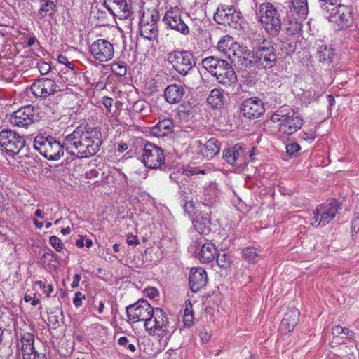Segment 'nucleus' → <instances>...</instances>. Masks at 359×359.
I'll use <instances>...</instances> for the list:
<instances>
[{
	"mask_svg": "<svg viewBox=\"0 0 359 359\" xmlns=\"http://www.w3.org/2000/svg\"><path fill=\"white\" fill-rule=\"evenodd\" d=\"M168 61L176 72L182 76V82L185 86L194 85L191 79L198 78L197 72H194L196 62L193 54L187 50H173L168 54Z\"/></svg>",
	"mask_w": 359,
	"mask_h": 359,
	"instance_id": "f257e3e1",
	"label": "nucleus"
},
{
	"mask_svg": "<svg viewBox=\"0 0 359 359\" xmlns=\"http://www.w3.org/2000/svg\"><path fill=\"white\" fill-rule=\"evenodd\" d=\"M203 67L214 77L217 81L226 87H231L237 82V76L232 66L225 60L213 56L202 60Z\"/></svg>",
	"mask_w": 359,
	"mask_h": 359,
	"instance_id": "f03ea898",
	"label": "nucleus"
},
{
	"mask_svg": "<svg viewBox=\"0 0 359 359\" xmlns=\"http://www.w3.org/2000/svg\"><path fill=\"white\" fill-rule=\"evenodd\" d=\"M283 10L271 2L259 5L257 15L264 29L271 36H276L282 29Z\"/></svg>",
	"mask_w": 359,
	"mask_h": 359,
	"instance_id": "7ed1b4c3",
	"label": "nucleus"
},
{
	"mask_svg": "<svg viewBox=\"0 0 359 359\" xmlns=\"http://www.w3.org/2000/svg\"><path fill=\"white\" fill-rule=\"evenodd\" d=\"M273 123H278L279 132L283 137L290 136L298 131L304 124L302 116L296 115L294 109L288 107L278 109L271 116Z\"/></svg>",
	"mask_w": 359,
	"mask_h": 359,
	"instance_id": "20e7f679",
	"label": "nucleus"
},
{
	"mask_svg": "<svg viewBox=\"0 0 359 359\" xmlns=\"http://www.w3.org/2000/svg\"><path fill=\"white\" fill-rule=\"evenodd\" d=\"M253 44L258 59V68L266 69L274 67L278 55L272 40L259 34Z\"/></svg>",
	"mask_w": 359,
	"mask_h": 359,
	"instance_id": "39448f33",
	"label": "nucleus"
},
{
	"mask_svg": "<svg viewBox=\"0 0 359 359\" xmlns=\"http://www.w3.org/2000/svg\"><path fill=\"white\" fill-rule=\"evenodd\" d=\"M33 146L49 161L58 160L64 154V146L51 135H38L34 140Z\"/></svg>",
	"mask_w": 359,
	"mask_h": 359,
	"instance_id": "423d86ee",
	"label": "nucleus"
},
{
	"mask_svg": "<svg viewBox=\"0 0 359 359\" xmlns=\"http://www.w3.org/2000/svg\"><path fill=\"white\" fill-rule=\"evenodd\" d=\"M145 330L149 335H156L161 338H169L174 332L168 318L160 308H155L150 319L144 325Z\"/></svg>",
	"mask_w": 359,
	"mask_h": 359,
	"instance_id": "0eeeda50",
	"label": "nucleus"
},
{
	"mask_svg": "<svg viewBox=\"0 0 359 359\" xmlns=\"http://www.w3.org/2000/svg\"><path fill=\"white\" fill-rule=\"evenodd\" d=\"M159 19V13L156 9L152 8L144 11L139 22L140 36L149 41L156 39L158 35L157 23Z\"/></svg>",
	"mask_w": 359,
	"mask_h": 359,
	"instance_id": "6e6552de",
	"label": "nucleus"
},
{
	"mask_svg": "<svg viewBox=\"0 0 359 359\" xmlns=\"http://www.w3.org/2000/svg\"><path fill=\"white\" fill-rule=\"evenodd\" d=\"M215 21L219 25H229L234 29L242 28L243 16L233 5L219 4L214 14Z\"/></svg>",
	"mask_w": 359,
	"mask_h": 359,
	"instance_id": "1a4fd4ad",
	"label": "nucleus"
},
{
	"mask_svg": "<svg viewBox=\"0 0 359 359\" xmlns=\"http://www.w3.org/2000/svg\"><path fill=\"white\" fill-rule=\"evenodd\" d=\"M24 136L12 129H4L0 132V147L9 156L18 154L25 146Z\"/></svg>",
	"mask_w": 359,
	"mask_h": 359,
	"instance_id": "9d476101",
	"label": "nucleus"
},
{
	"mask_svg": "<svg viewBox=\"0 0 359 359\" xmlns=\"http://www.w3.org/2000/svg\"><path fill=\"white\" fill-rule=\"evenodd\" d=\"M341 208L340 204L336 200L328 201L318 206L313 211L311 225L314 227L325 226L334 219Z\"/></svg>",
	"mask_w": 359,
	"mask_h": 359,
	"instance_id": "9b49d317",
	"label": "nucleus"
},
{
	"mask_svg": "<svg viewBox=\"0 0 359 359\" xmlns=\"http://www.w3.org/2000/svg\"><path fill=\"white\" fill-rule=\"evenodd\" d=\"M155 311L151 304L145 299H139L137 302L130 304L126 308L128 321L134 323L138 321H144L146 323Z\"/></svg>",
	"mask_w": 359,
	"mask_h": 359,
	"instance_id": "f8f14e48",
	"label": "nucleus"
},
{
	"mask_svg": "<svg viewBox=\"0 0 359 359\" xmlns=\"http://www.w3.org/2000/svg\"><path fill=\"white\" fill-rule=\"evenodd\" d=\"M165 157L159 147L147 142L142 149V161L151 169H161L165 164Z\"/></svg>",
	"mask_w": 359,
	"mask_h": 359,
	"instance_id": "ddd939ff",
	"label": "nucleus"
},
{
	"mask_svg": "<svg viewBox=\"0 0 359 359\" xmlns=\"http://www.w3.org/2000/svg\"><path fill=\"white\" fill-rule=\"evenodd\" d=\"M30 90L36 98L46 99L61 90L56 81L42 77L36 79L30 86Z\"/></svg>",
	"mask_w": 359,
	"mask_h": 359,
	"instance_id": "4468645a",
	"label": "nucleus"
},
{
	"mask_svg": "<svg viewBox=\"0 0 359 359\" xmlns=\"http://www.w3.org/2000/svg\"><path fill=\"white\" fill-rule=\"evenodd\" d=\"M167 28L175 30L183 35L190 33L188 25L182 18V14L178 7H170L167 10L162 19Z\"/></svg>",
	"mask_w": 359,
	"mask_h": 359,
	"instance_id": "2eb2a0df",
	"label": "nucleus"
},
{
	"mask_svg": "<svg viewBox=\"0 0 359 359\" xmlns=\"http://www.w3.org/2000/svg\"><path fill=\"white\" fill-rule=\"evenodd\" d=\"M36 108L31 105L23 106L13 111L9 117L10 123L19 128H27L36 119Z\"/></svg>",
	"mask_w": 359,
	"mask_h": 359,
	"instance_id": "dca6fc26",
	"label": "nucleus"
},
{
	"mask_svg": "<svg viewBox=\"0 0 359 359\" xmlns=\"http://www.w3.org/2000/svg\"><path fill=\"white\" fill-rule=\"evenodd\" d=\"M323 15L330 22L337 23L341 27L348 26L353 18V8L351 6L339 4L328 9V12H324Z\"/></svg>",
	"mask_w": 359,
	"mask_h": 359,
	"instance_id": "f3484780",
	"label": "nucleus"
},
{
	"mask_svg": "<svg viewBox=\"0 0 359 359\" xmlns=\"http://www.w3.org/2000/svg\"><path fill=\"white\" fill-rule=\"evenodd\" d=\"M89 50L93 58L100 62L109 61L114 55V45L104 39H99L93 41Z\"/></svg>",
	"mask_w": 359,
	"mask_h": 359,
	"instance_id": "a211bd4d",
	"label": "nucleus"
},
{
	"mask_svg": "<svg viewBox=\"0 0 359 359\" xmlns=\"http://www.w3.org/2000/svg\"><path fill=\"white\" fill-rule=\"evenodd\" d=\"M89 128L77 127L74 131L65 138L64 144L67 149H74L81 158V152L84 149V143L88 137Z\"/></svg>",
	"mask_w": 359,
	"mask_h": 359,
	"instance_id": "6ab92c4d",
	"label": "nucleus"
},
{
	"mask_svg": "<svg viewBox=\"0 0 359 359\" xmlns=\"http://www.w3.org/2000/svg\"><path fill=\"white\" fill-rule=\"evenodd\" d=\"M130 0H103L108 11L119 19H128L133 14Z\"/></svg>",
	"mask_w": 359,
	"mask_h": 359,
	"instance_id": "aec40b11",
	"label": "nucleus"
},
{
	"mask_svg": "<svg viewBox=\"0 0 359 359\" xmlns=\"http://www.w3.org/2000/svg\"><path fill=\"white\" fill-rule=\"evenodd\" d=\"M102 143L100 131L95 128H89L88 137L84 143V149L81 152V158H88L97 154Z\"/></svg>",
	"mask_w": 359,
	"mask_h": 359,
	"instance_id": "412c9836",
	"label": "nucleus"
},
{
	"mask_svg": "<svg viewBox=\"0 0 359 359\" xmlns=\"http://www.w3.org/2000/svg\"><path fill=\"white\" fill-rule=\"evenodd\" d=\"M241 111L243 116L249 119L257 118L264 113V104L259 97L248 98L242 103Z\"/></svg>",
	"mask_w": 359,
	"mask_h": 359,
	"instance_id": "4be33fe9",
	"label": "nucleus"
},
{
	"mask_svg": "<svg viewBox=\"0 0 359 359\" xmlns=\"http://www.w3.org/2000/svg\"><path fill=\"white\" fill-rule=\"evenodd\" d=\"M233 51L241 68H251L254 66L258 67V59H257L255 50L252 51L245 46H238V48Z\"/></svg>",
	"mask_w": 359,
	"mask_h": 359,
	"instance_id": "5701e85b",
	"label": "nucleus"
},
{
	"mask_svg": "<svg viewBox=\"0 0 359 359\" xmlns=\"http://www.w3.org/2000/svg\"><path fill=\"white\" fill-rule=\"evenodd\" d=\"M208 282V276L205 271L201 268H192L189 272V283L191 290L196 292L205 287Z\"/></svg>",
	"mask_w": 359,
	"mask_h": 359,
	"instance_id": "b1692460",
	"label": "nucleus"
},
{
	"mask_svg": "<svg viewBox=\"0 0 359 359\" xmlns=\"http://www.w3.org/2000/svg\"><path fill=\"white\" fill-rule=\"evenodd\" d=\"M299 311L295 308L285 313L281 320L279 332L282 334H287L292 332L299 322Z\"/></svg>",
	"mask_w": 359,
	"mask_h": 359,
	"instance_id": "393cba45",
	"label": "nucleus"
},
{
	"mask_svg": "<svg viewBox=\"0 0 359 359\" xmlns=\"http://www.w3.org/2000/svg\"><path fill=\"white\" fill-rule=\"evenodd\" d=\"M185 94L184 87L180 84H170L164 90V97L170 104L180 103Z\"/></svg>",
	"mask_w": 359,
	"mask_h": 359,
	"instance_id": "a878e982",
	"label": "nucleus"
},
{
	"mask_svg": "<svg viewBox=\"0 0 359 359\" xmlns=\"http://www.w3.org/2000/svg\"><path fill=\"white\" fill-rule=\"evenodd\" d=\"M195 229L200 234H208L210 231V217L209 213L200 212L192 219Z\"/></svg>",
	"mask_w": 359,
	"mask_h": 359,
	"instance_id": "bb28decb",
	"label": "nucleus"
},
{
	"mask_svg": "<svg viewBox=\"0 0 359 359\" xmlns=\"http://www.w3.org/2000/svg\"><path fill=\"white\" fill-rule=\"evenodd\" d=\"M217 253V249L211 241L203 244L198 255L199 261L202 263H210L212 262Z\"/></svg>",
	"mask_w": 359,
	"mask_h": 359,
	"instance_id": "cd10ccee",
	"label": "nucleus"
},
{
	"mask_svg": "<svg viewBox=\"0 0 359 359\" xmlns=\"http://www.w3.org/2000/svg\"><path fill=\"white\" fill-rule=\"evenodd\" d=\"M219 150L220 142L215 138H211L201 145L200 152L205 158L211 159L219 154Z\"/></svg>",
	"mask_w": 359,
	"mask_h": 359,
	"instance_id": "c85d7f7f",
	"label": "nucleus"
},
{
	"mask_svg": "<svg viewBox=\"0 0 359 359\" xmlns=\"http://www.w3.org/2000/svg\"><path fill=\"white\" fill-rule=\"evenodd\" d=\"M242 147L237 144L235 146L226 149L223 151V158L230 165L238 164L240 157L243 155Z\"/></svg>",
	"mask_w": 359,
	"mask_h": 359,
	"instance_id": "c756f323",
	"label": "nucleus"
},
{
	"mask_svg": "<svg viewBox=\"0 0 359 359\" xmlns=\"http://www.w3.org/2000/svg\"><path fill=\"white\" fill-rule=\"evenodd\" d=\"M173 129V123L170 119H163L151 129L152 134L157 137H163L171 133Z\"/></svg>",
	"mask_w": 359,
	"mask_h": 359,
	"instance_id": "7c9ffc66",
	"label": "nucleus"
},
{
	"mask_svg": "<svg viewBox=\"0 0 359 359\" xmlns=\"http://www.w3.org/2000/svg\"><path fill=\"white\" fill-rule=\"evenodd\" d=\"M207 102L212 108H222L224 105V96L222 90L217 88L212 90L207 98Z\"/></svg>",
	"mask_w": 359,
	"mask_h": 359,
	"instance_id": "2f4dec72",
	"label": "nucleus"
},
{
	"mask_svg": "<svg viewBox=\"0 0 359 359\" xmlns=\"http://www.w3.org/2000/svg\"><path fill=\"white\" fill-rule=\"evenodd\" d=\"M318 57L320 62L329 63L333 59L334 50L330 46L320 45L318 48Z\"/></svg>",
	"mask_w": 359,
	"mask_h": 359,
	"instance_id": "473e14b6",
	"label": "nucleus"
},
{
	"mask_svg": "<svg viewBox=\"0 0 359 359\" xmlns=\"http://www.w3.org/2000/svg\"><path fill=\"white\" fill-rule=\"evenodd\" d=\"M56 5L53 0H41L39 15L41 18L51 16L55 11Z\"/></svg>",
	"mask_w": 359,
	"mask_h": 359,
	"instance_id": "72a5a7b5",
	"label": "nucleus"
},
{
	"mask_svg": "<svg viewBox=\"0 0 359 359\" xmlns=\"http://www.w3.org/2000/svg\"><path fill=\"white\" fill-rule=\"evenodd\" d=\"M291 1L294 11L301 18H306L309 12L308 0H292Z\"/></svg>",
	"mask_w": 359,
	"mask_h": 359,
	"instance_id": "f704fd0d",
	"label": "nucleus"
},
{
	"mask_svg": "<svg viewBox=\"0 0 359 359\" xmlns=\"http://www.w3.org/2000/svg\"><path fill=\"white\" fill-rule=\"evenodd\" d=\"M242 256L245 260L252 263L258 262L260 259L259 251L252 247L243 249Z\"/></svg>",
	"mask_w": 359,
	"mask_h": 359,
	"instance_id": "c9c22d12",
	"label": "nucleus"
},
{
	"mask_svg": "<svg viewBox=\"0 0 359 359\" xmlns=\"http://www.w3.org/2000/svg\"><path fill=\"white\" fill-rule=\"evenodd\" d=\"M194 320L192 304L190 301H187L184 310L183 322L185 326L190 327L193 325Z\"/></svg>",
	"mask_w": 359,
	"mask_h": 359,
	"instance_id": "e433bc0d",
	"label": "nucleus"
},
{
	"mask_svg": "<svg viewBox=\"0 0 359 359\" xmlns=\"http://www.w3.org/2000/svg\"><path fill=\"white\" fill-rule=\"evenodd\" d=\"M233 44V39L230 36H224L217 43V49L224 53H227L228 50H231Z\"/></svg>",
	"mask_w": 359,
	"mask_h": 359,
	"instance_id": "4c0bfd02",
	"label": "nucleus"
},
{
	"mask_svg": "<svg viewBox=\"0 0 359 359\" xmlns=\"http://www.w3.org/2000/svg\"><path fill=\"white\" fill-rule=\"evenodd\" d=\"M111 69L118 76H123L127 73V67L123 62H113L111 64Z\"/></svg>",
	"mask_w": 359,
	"mask_h": 359,
	"instance_id": "58836bf2",
	"label": "nucleus"
},
{
	"mask_svg": "<svg viewBox=\"0 0 359 359\" xmlns=\"http://www.w3.org/2000/svg\"><path fill=\"white\" fill-rule=\"evenodd\" d=\"M192 107L189 104H182L178 109V116L185 121L191 119L193 116Z\"/></svg>",
	"mask_w": 359,
	"mask_h": 359,
	"instance_id": "ea45409f",
	"label": "nucleus"
},
{
	"mask_svg": "<svg viewBox=\"0 0 359 359\" xmlns=\"http://www.w3.org/2000/svg\"><path fill=\"white\" fill-rule=\"evenodd\" d=\"M216 261L218 266L221 268H226L231 264L230 256L224 251L217 252Z\"/></svg>",
	"mask_w": 359,
	"mask_h": 359,
	"instance_id": "a19ab883",
	"label": "nucleus"
},
{
	"mask_svg": "<svg viewBox=\"0 0 359 359\" xmlns=\"http://www.w3.org/2000/svg\"><path fill=\"white\" fill-rule=\"evenodd\" d=\"M118 344L121 346L126 348L131 353H134L136 351V347L133 343L130 341V339L126 337H121L118 339Z\"/></svg>",
	"mask_w": 359,
	"mask_h": 359,
	"instance_id": "79ce46f5",
	"label": "nucleus"
},
{
	"mask_svg": "<svg viewBox=\"0 0 359 359\" xmlns=\"http://www.w3.org/2000/svg\"><path fill=\"white\" fill-rule=\"evenodd\" d=\"M210 171V169H205L202 167H189L184 170V174L187 176L202 174L205 175Z\"/></svg>",
	"mask_w": 359,
	"mask_h": 359,
	"instance_id": "37998d69",
	"label": "nucleus"
},
{
	"mask_svg": "<svg viewBox=\"0 0 359 359\" xmlns=\"http://www.w3.org/2000/svg\"><path fill=\"white\" fill-rule=\"evenodd\" d=\"M182 200L184 201V208L186 212L188 213H191L193 210V203H192V197L188 196V193L184 189L182 191Z\"/></svg>",
	"mask_w": 359,
	"mask_h": 359,
	"instance_id": "c03bdc74",
	"label": "nucleus"
},
{
	"mask_svg": "<svg viewBox=\"0 0 359 359\" xmlns=\"http://www.w3.org/2000/svg\"><path fill=\"white\" fill-rule=\"evenodd\" d=\"M21 351L23 359H31V357L36 352L34 344L22 346Z\"/></svg>",
	"mask_w": 359,
	"mask_h": 359,
	"instance_id": "a18cd8bd",
	"label": "nucleus"
},
{
	"mask_svg": "<svg viewBox=\"0 0 359 359\" xmlns=\"http://www.w3.org/2000/svg\"><path fill=\"white\" fill-rule=\"evenodd\" d=\"M49 243L51 246L57 252H60L63 248V243L56 236H52L49 238Z\"/></svg>",
	"mask_w": 359,
	"mask_h": 359,
	"instance_id": "49530a36",
	"label": "nucleus"
},
{
	"mask_svg": "<svg viewBox=\"0 0 359 359\" xmlns=\"http://www.w3.org/2000/svg\"><path fill=\"white\" fill-rule=\"evenodd\" d=\"M319 1L320 8L323 13L324 12L327 13L329 8L336 5L337 0H319Z\"/></svg>",
	"mask_w": 359,
	"mask_h": 359,
	"instance_id": "de8ad7c7",
	"label": "nucleus"
},
{
	"mask_svg": "<svg viewBox=\"0 0 359 359\" xmlns=\"http://www.w3.org/2000/svg\"><path fill=\"white\" fill-rule=\"evenodd\" d=\"M20 340L22 343V346H30L32 344H34V335L29 332L24 333L22 335Z\"/></svg>",
	"mask_w": 359,
	"mask_h": 359,
	"instance_id": "09e8293b",
	"label": "nucleus"
},
{
	"mask_svg": "<svg viewBox=\"0 0 359 359\" xmlns=\"http://www.w3.org/2000/svg\"><path fill=\"white\" fill-rule=\"evenodd\" d=\"M37 68L42 75H45L50 72L51 69L50 65L46 62L40 61L37 62Z\"/></svg>",
	"mask_w": 359,
	"mask_h": 359,
	"instance_id": "8fccbe9b",
	"label": "nucleus"
},
{
	"mask_svg": "<svg viewBox=\"0 0 359 359\" xmlns=\"http://www.w3.org/2000/svg\"><path fill=\"white\" fill-rule=\"evenodd\" d=\"M316 132L313 130H309V131H303L301 133V138L306 142H311L316 138Z\"/></svg>",
	"mask_w": 359,
	"mask_h": 359,
	"instance_id": "3c124183",
	"label": "nucleus"
},
{
	"mask_svg": "<svg viewBox=\"0 0 359 359\" xmlns=\"http://www.w3.org/2000/svg\"><path fill=\"white\" fill-rule=\"evenodd\" d=\"M86 299V296L81 292H76L73 298V304L76 308H79L82 305V301Z\"/></svg>",
	"mask_w": 359,
	"mask_h": 359,
	"instance_id": "603ef678",
	"label": "nucleus"
},
{
	"mask_svg": "<svg viewBox=\"0 0 359 359\" xmlns=\"http://www.w3.org/2000/svg\"><path fill=\"white\" fill-rule=\"evenodd\" d=\"M301 149V147L297 143H290L286 145V151L289 155H293L298 152Z\"/></svg>",
	"mask_w": 359,
	"mask_h": 359,
	"instance_id": "864d4df0",
	"label": "nucleus"
},
{
	"mask_svg": "<svg viewBox=\"0 0 359 359\" xmlns=\"http://www.w3.org/2000/svg\"><path fill=\"white\" fill-rule=\"evenodd\" d=\"M113 102L114 100L111 97L107 96L102 97V103L109 112L111 111Z\"/></svg>",
	"mask_w": 359,
	"mask_h": 359,
	"instance_id": "5fc2aeb1",
	"label": "nucleus"
},
{
	"mask_svg": "<svg viewBox=\"0 0 359 359\" xmlns=\"http://www.w3.org/2000/svg\"><path fill=\"white\" fill-rule=\"evenodd\" d=\"M144 294L149 298H154L158 294V291L155 287H148L144 290Z\"/></svg>",
	"mask_w": 359,
	"mask_h": 359,
	"instance_id": "6e6d98bb",
	"label": "nucleus"
},
{
	"mask_svg": "<svg viewBox=\"0 0 359 359\" xmlns=\"http://www.w3.org/2000/svg\"><path fill=\"white\" fill-rule=\"evenodd\" d=\"M126 243L129 245H137L140 243V241L132 233H128L127 235Z\"/></svg>",
	"mask_w": 359,
	"mask_h": 359,
	"instance_id": "4d7b16f0",
	"label": "nucleus"
},
{
	"mask_svg": "<svg viewBox=\"0 0 359 359\" xmlns=\"http://www.w3.org/2000/svg\"><path fill=\"white\" fill-rule=\"evenodd\" d=\"M57 318V316L54 313H50L48 319L50 323L53 324L55 327H58L60 323Z\"/></svg>",
	"mask_w": 359,
	"mask_h": 359,
	"instance_id": "13d9d810",
	"label": "nucleus"
},
{
	"mask_svg": "<svg viewBox=\"0 0 359 359\" xmlns=\"http://www.w3.org/2000/svg\"><path fill=\"white\" fill-rule=\"evenodd\" d=\"M58 61L60 63H62V64H65L66 66H67L68 67H70V68H73L72 66H73V64L72 62H69L67 59V57L64 56V55H60L58 57Z\"/></svg>",
	"mask_w": 359,
	"mask_h": 359,
	"instance_id": "bf43d9fd",
	"label": "nucleus"
},
{
	"mask_svg": "<svg viewBox=\"0 0 359 359\" xmlns=\"http://www.w3.org/2000/svg\"><path fill=\"white\" fill-rule=\"evenodd\" d=\"M81 279L80 274H75L73 277V281L71 284L72 288H76L79 286V283Z\"/></svg>",
	"mask_w": 359,
	"mask_h": 359,
	"instance_id": "052dcab7",
	"label": "nucleus"
},
{
	"mask_svg": "<svg viewBox=\"0 0 359 359\" xmlns=\"http://www.w3.org/2000/svg\"><path fill=\"white\" fill-rule=\"evenodd\" d=\"M201 341L204 343L208 342L210 339V334L206 331H201L199 334Z\"/></svg>",
	"mask_w": 359,
	"mask_h": 359,
	"instance_id": "680f3d73",
	"label": "nucleus"
},
{
	"mask_svg": "<svg viewBox=\"0 0 359 359\" xmlns=\"http://www.w3.org/2000/svg\"><path fill=\"white\" fill-rule=\"evenodd\" d=\"M128 144L125 142H120L118 144L117 151L119 153H123L128 149Z\"/></svg>",
	"mask_w": 359,
	"mask_h": 359,
	"instance_id": "e2e57ef3",
	"label": "nucleus"
},
{
	"mask_svg": "<svg viewBox=\"0 0 359 359\" xmlns=\"http://www.w3.org/2000/svg\"><path fill=\"white\" fill-rule=\"evenodd\" d=\"M43 290V293L46 294L47 297H49L51 294V293L53 291V285H48V287L46 286L45 290Z\"/></svg>",
	"mask_w": 359,
	"mask_h": 359,
	"instance_id": "0e129e2a",
	"label": "nucleus"
},
{
	"mask_svg": "<svg viewBox=\"0 0 359 359\" xmlns=\"http://www.w3.org/2000/svg\"><path fill=\"white\" fill-rule=\"evenodd\" d=\"M31 359H47L46 354L39 353L37 351L31 357Z\"/></svg>",
	"mask_w": 359,
	"mask_h": 359,
	"instance_id": "69168bd1",
	"label": "nucleus"
},
{
	"mask_svg": "<svg viewBox=\"0 0 359 359\" xmlns=\"http://www.w3.org/2000/svg\"><path fill=\"white\" fill-rule=\"evenodd\" d=\"M327 100L329 103V106L330 107H333L335 104V99L332 95H327Z\"/></svg>",
	"mask_w": 359,
	"mask_h": 359,
	"instance_id": "338daca9",
	"label": "nucleus"
},
{
	"mask_svg": "<svg viewBox=\"0 0 359 359\" xmlns=\"http://www.w3.org/2000/svg\"><path fill=\"white\" fill-rule=\"evenodd\" d=\"M352 224H355V226H358V230H359V212L355 214Z\"/></svg>",
	"mask_w": 359,
	"mask_h": 359,
	"instance_id": "774afa93",
	"label": "nucleus"
}]
</instances>
